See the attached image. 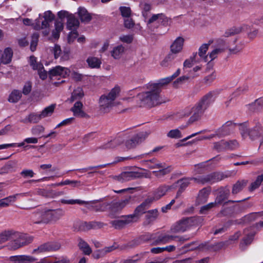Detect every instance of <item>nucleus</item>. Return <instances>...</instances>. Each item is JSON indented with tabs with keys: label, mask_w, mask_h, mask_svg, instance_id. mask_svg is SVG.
Returning <instances> with one entry per match:
<instances>
[{
	"label": "nucleus",
	"mask_w": 263,
	"mask_h": 263,
	"mask_svg": "<svg viewBox=\"0 0 263 263\" xmlns=\"http://www.w3.org/2000/svg\"><path fill=\"white\" fill-rule=\"evenodd\" d=\"M219 93V91L217 90L210 91L201 98L193 106L187 107L183 110L180 115L182 117L191 116L186 122V125H191L199 121Z\"/></svg>",
	"instance_id": "obj_1"
},
{
	"label": "nucleus",
	"mask_w": 263,
	"mask_h": 263,
	"mask_svg": "<svg viewBox=\"0 0 263 263\" xmlns=\"http://www.w3.org/2000/svg\"><path fill=\"white\" fill-rule=\"evenodd\" d=\"M65 214L62 209H50L47 208L38 209L31 215V220L35 224L55 223Z\"/></svg>",
	"instance_id": "obj_2"
},
{
	"label": "nucleus",
	"mask_w": 263,
	"mask_h": 263,
	"mask_svg": "<svg viewBox=\"0 0 263 263\" xmlns=\"http://www.w3.org/2000/svg\"><path fill=\"white\" fill-rule=\"evenodd\" d=\"M147 88L149 90L138 95L141 105L153 107L165 102L160 95L161 91L158 88H153L151 84H149Z\"/></svg>",
	"instance_id": "obj_3"
},
{
	"label": "nucleus",
	"mask_w": 263,
	"mask_h": 263,
	"mask_svg": "<svg viewBox=\"0 0 263 263\" xmlns=\"http://www.w3.org/2000/svg\"><path fill=\"white\" fill-rule=\"evenodd\" d=\"M120 91V87L115 86L107 94L102 95L99 102L100 110L104 112L109 111L116 105L115 101L119 97Z\"/></svg>",
	"instance_id": "obj_4"
},
{
	"label": "nucleus",
	"mask_w": 263,
	"mask_h": 263,
	"mask_svg": "<svg viewBox=\"0 0 263 263\" xmlns=\"http://www.w3.org/2000/svg\"><path fill=\"white\" fill-rule=\"evenodd\" d=\"M145 165L151 169H159L158 171L152 172L153 175L159 179H162L164 176L171 172L170 166H166L164 163L159 162L156 159H152L144 161Z\"/></svg>",
	"instance_id": "obj_5"
},
{
	"label": "nucleus",
	"mask_w": 263,
	"mask_h": 263,
	"mask_svg": "<svg viewBox=\"0 0 263 263\" xmlns=\"http://www.w3.org/2000/svg\"><path fill=\"white\" fill-rule=\"evenodd\" d=\"M15 235L21 242H23V246L30 243L33 240V237L26 234H22L13 230H5L0 233V245L6 242Z\"/></svg>",
	"instance_id": "obj_6"
},
{
	"label": "nucleus",
	"mask_w": 263,
	"mask_h": 263,
	"mask_svg": "<svg viewBox=\"0 0 263 263\" xmlns=\"http://www.w3.org/2000/svg\"><path fill=\"white\" fill-rule=\"evenodd\" d=\"M198 219L193 217L183 218L172 226L171 231L173 233L183 232L196 224Z\"/></svg>",
	"instance_id": "obj_7"
},
{
	"label": "nucleus",
	"mask_w": 263,
	"mask_h": 263,
	"mask_svg": "<svg viewBox=\"0 0 263 263\" xmlns=\"http://www.w3.org/2000/svg\"><path fill=\"white\" fill-rule=\"evenodd\" d=\"M239 130L243 138L245 139L249 136L252 140L257 139L259 136H261L263 133L262 128L259 123H257L250 130L248 129L246 123H242L239 125Z\"/></svg>",
	"instance_id": "obj_8"
},
{
	"label": "nucleus",
	"mask_w": 263,
	"mask_h": 263,
	"mask_svg": "<svg viewBox=\"0 0 263 263\" xmlns=\"http://www.w3.org/2000/svg\"><path fill=\"white\" fill-rule=\"evenodd\" d=\"M170 19L163 13L153 14L147 21V27L152 31L158 28L160 24L163 26L168 25Z\"/></svg>",
	"instance_id": "obj_9"
},
{
	"label": "nucleus",
	"mask_w": 263,
	"mask_h": 263,
	"mask_svg": "<svg viewBox=\"0 0 263 263\" xmlns=\"http://www.w3.org/2000/svg\"><path fill=\"white\" fill-rule=\"evenodd\" d=\"M224 178L223 174L219 172H213L210 174L198 176L197 177H193L194 181L202 184L205 183H213L223 179Z\"/></svg>",
	"instance_id": "obj_10"
},
{
	"label": "nucleus",
	"mask_w": 263,
	"mask_h": 263,
	"mask_svg": "<svg viewBox=\"0 0 263 263\" xmlns=\"http://www.w3.org/2000/svg\"><path fill=\"white\" fill-rule=\"evenodd\" d=\"M175 239H177V241L182 243L190 239L189 237L186 236H174L168 234H164L159 235L155 240L154 245H159L161 244H166L171 242Z\"/></svg>",
	"instance_id": "obj_11"
},
{
	"label": "nucleus",
	"mask_w": 263,
	"mask_h": 263,
	"mask_svg": "<svg viewBox=\"0 0 263 263\" xmlns=\"http://www.w3.org/2000/svg\"><path fill=\"white\" fill-rule=\"evenodd\" d=\"M154 201L153 198H147L144 201L136 208L133 214L129 215L133 221L138 220L139 217L143 213H146V210L149 208L150 204Z\"/></svg>",
	"instance_id": "obj_12"
},
{
	"label": "nucleus",
	"mask_w": 263,
	"mask_h": 263,
	"mask_svg": "<svg viewBox=\"0 0 263 263\" xmlns=\"http://www.w3.org/2000/svg\"><path fill=\"white\" fill-rule=\"evenodd\" d=\"M246 199L241 200H229L224 203V207L218 214L219 216H229L235 213H239L241 212L242 208L239 205H235L231 206H227L226 205L229 203L239 202L245 200Z\"/></svg>",
	"instance_id": "obj_13"
},
{
	"label": "nucleus",
	"mask_w": 263,
	"mask_h": 263,
	"mask_svg": "<svg viewBox=\"0 0 263 263\" xmlns=\"http://www.w3.org/2000/svg\"><path fill=\"white\" fill-rule=\"evenodd\" d=\"M149 134V132H144L136 135L125 142L126 147L129 149L135 147L143 142Z\"/></svg>",
	"instance_id": "obj_14"
},
{
	"label": "nucleus",
	"mask_w": 263,
	"mask_h": 263,
	"mask_svg": "<svg viewBox=\"0 0 263 263\" xmlns=\"http://www.w3.org/2000/svg\"><path fill=\"white\" fill-rule=\"evenodd\" d=\"M240 124L233 123L231 121H227L218 129L216 132V135L219 137L229 135L233 133L237 127L239 128Z\"/></svg>",
	"instance_id": "obj_15"
},
{
	"label": "nucleus",
	"mask_w": 263,
	"mask_h": 263,
	"mask_svg": "<svg viewBox=\"0 0 263 263\" xmlns=\"http://www.w3.org/2000/svg\"><path fill=\"white\" fill-rule=\"evenodd\" d=\"M130 200V197H128L118 201H113L109 203V210L113 213L120 212L129 203Z\"/></svg>",
	"instance_id": "obj_16"
},
{
	"label": "nucleus",
	"mask_w": 263,
	"mask_h": 263,
	"mask_svg": "<svg viewBox=\"0 0 263 263\" xmlns=\"http://www.w3.org/2000/svg\"><path fill=\"white\" fill-rule=\"evenodd\" d=\"M180 72L181 70L179 68L172 76L159 80L158 82L157 83H153L151 84L152 85L153 88H158L159 90L161 91L162 87L165 85H167L171 81H172L174 79H175L176 78H177L178 76H179V75L180 74Z\"/></svg>",
	"instance_id": "obj_17"
},
{
	"label": "nucleus",
	"mask_w": 263,
	"mask_h": 263,
	"mask_svg": "<svg viewBox=\"0 0 263 263\" xmlns=\"http://www.w3.org/2000/svg\"><path fill=\"white\" fill-rule=\"evenodd\" d=\"M61 247L59 243L56 242H48L39 246L37 249H34L33 252H45L49 251H54L59 250Z\"/></svg>",
	"instance_id": "obj_18"
},
{
	"label": "nucleus",
	"mask_w": 263,
	"mask_h": 263,
	"mask_svg": "<svg viewBox=\"0 0 263 263\" xmlns=\"http://www.w3.org/2000/svg\"><path fill=\"white\" fill-rule=\"evenodd\" d=\"M124 138L122 136H117L110 141L101 145L99 148L100 149H113L121 144L124 141Z\"/></svg>",
	"instance_id": "obj_19"
},
{
	"label": "nucleus",
	"mask_w": 263,
	"mask_h": 263,
	"mask_svg": "<svg viewBox=\"0 0 263 263\" xmlns=\"http://www.w3.org/2000/svg\"><path fill=\"white\" fill-rule=\"evenodd\" d=\"M144 176L143 173L137 172H125L122 173L118 177L119 180L124 182L128 181L136 178H141Z\"/></svg>",
	"instance_id": "obj_20"
},
{
	"label": "nucleus",
	"mask_w": 263,
	"mask_h": 263,
	"mask_svg": "<svg viewBox=\"0 0 263 263\" xmlns=\"http://www.w3.org/2000/svg\"><path fill=\"white\" fill-rule=\"evenodd\" d=\"M69 72L70 70L69 69L60 66H57L49 71V76L50 79L55 76L66 77L69 74Z\"/></svg>",
	"instance_id": "obj_21"
},
{
	"label": "nucleus",
	"mask_w": 263,
	"mask_h": 263,
	"mask_svg": "<svg viewBox=\"0 0 263 263\" xmlns=\"http://www.w3.org/2000/svg\"><path fill=\"white\" fill-rule=\"evenodd\" d=\"M248 29V25L246 24H243L238 26H234L227 30L223 34V36L228 37L230 36L240 33L243 31H247Z\"/></svg>",
	"instance_id": "obj_22"
},
{
	"label": "nucleus",
	"mask_w": 263,
	"mask_h": 263,
	"mask_svg": "<svg viewBox=\"0 0 263 263\" xmlns=\"http://www.w3.org/2000/svg\"><path fill=\"white\" fill-rule=\"evenodd\" d=\"M36 259L29 255H16L12 256L10 257V260L13 263H27L35 261Z\"/></svg>",
	"instance_id": "obj_23"
},
{
	"label": "nucleus",
	"mask_w": 263,
	"mask_h": 263,
	"mask_svg": "<svg viewBox=\"0 0 263 263\" xmlns=\"http://www.w3.org/2000/svg\"><path fill=\"white\" fill-rule=\"evenodd\" d=\"M210 190L207 188H203L199 191L196 199V204L199 205L206 202L208 199Z\"/></svg>",
	"instance_id": "obj_24"
},
{
	"label": "nucleus",
	"mask_w": 263,
	"mask_h": 263,
	"mask_svg": "<svg viewBox=\"0 0 263 263\" xmlns=\"http://www.w3.org/2000/svg\"><path fill=\"white\" fill-rule=\"evenodd\" d=\"M27 195V193L16 194L12 196H9L0 200V208L6 207L12 202H14L17 197H24Z\"/></svg>",
	"instance_id": "obj_25"
},
{
	"label": "nucleus",
	"mask_w": 263,
	"mask_h": 263,
	"mask_svg": "<svg viewBox=\"0 0 263 263\" xmlns=\"http://www.w3.org/2000/svg\"><path fill=\"white\" fill-rule=\"evenodd\" d=\"M17 165V161L12 160L8 161L0 170V174H8L15 171Z\"/></svg>",
	"instance_id": "obj_26"
},
{
	"label": "nucleus",
	"mask_w": 263,
	"mask_h": 263,
	"mask_svg": "<svg viewBox=\"0 0 263 263\" xmlns=\"http://www.w3.org/2000/svg\"><path fill=\"white\" fill-rule=\"evenodd\" d=\"M229 195L230 191L228 189L227 187L220 189L215 201L218 205L220 204L229 198Z\"/></svg>",
	"instance_id": "obj_27"
},
{
	"label": "nucleus",
	"mask_w": 263,
	"mask_h": 263,
	"mask_svg": "<svg viewBox=\"0 0 263 263\" xmlns=\"http://www.w3.org/2000/svg\"><path fill=\"white\" fill-rule=\"evenodd\" d=\"M183 43L184 39L181 37H178L171 46V52L176 55V53L180 52L182 49Z\"/></svg>",
	"instance_id": "obj_28"
},
{
	"label": "nucleus",
	"mask_w": 263,
	"mask_h": 263,
	"mask_svg": "<svg viewBox=\"0 0 263 263\" xmlns=\"http://www.w3.org/2000/svg\"><path fill=\"white\" fill-rule=\"evenodd\" d=\"M13 56V51L11 48H6L0 56V64L1 63L6 64L11 61Z\"/></svg>",
	"instance_id": "obj_29"
},
{
	"label": "nucleus",
	"mask_w": 263,
	"mask_h": 263,
	"mask_svg": "<svg viewBox=\"0 0 263 263\" xmlns=\"http://www.w3.org/2000/svg\"><path fill=\"white\" fill-rule=\"evenodd\" d=\"M79 26V21L73 14L68 16L67 28L70 30H76Z\"/></svg>",
	"instance_id": "obj_30"
},
{
	"label": "nucleus",
	"mask_w": 263,
	"mask_h": 263,
	"mask_svg": "<svg viewBox=\"0 0 263 263\" xmlns=\"http://www.w3.org/2000/svg\"><path fill=\"white\" fill-rule=\"evenodd\" d=\"M125 51V47L119 45L114 47L110 51L111 57L116 60L120 59Z\"/></svg>",
	"instance_id": "obj_31"
},
{
	"label": "nucleus",
	"mask_w": 263,
	"mask_h": 263,
	"mask_svg": "<svg viewBox=\"0 0 263 263\" xmlns=\"http://www.w3.org/2000/svg\"><path fill=\"white\" fill-rule=\"evenodd\" d=\"M132 222H133L132 219L128 215L124 217L123 219L112 221L111 223L116 229H120Z\"/></svg>",
	"instance_id": "obj_32"
},
{
	"label": "nucleus",
	"mask_w": 263,
	"mask_h": 263,
	"mask_svg": "<svg viewBox=\"0 0 263 263\" xmlns=\"http://www.w3.org/2000/svg\"><path fill=\"white\" fill-rule=\"evenodd\" d=\"M42 118L40 114L32 113L26 117L24 119L21 120V122L24 123L39 122Z\"/></svg>",
	"instance_id": "obj_33"
},
{
	"label": "nucleus",
	"mask_w": 263,
	"mask_h": 263,
	"mask_svg": "<svg viewBox=\"0 0 263 263\" xmlns=\"http://www.w3.org/2000/svg\"><path fill=\"white\" fill-rule=\"evenodd\" d=\"M78 14L82 22L87 23L91 20V16L85 8L79 7Z\"/></svg>",
	"instance_id": "obj_34"
},
{
	"label": "nucleus",
	"mask_w": 263,
	"mask_h": 263,
	"mask_svg": "<svg viewBox=\"0 0 263 263\" xmlns=\"http://www.w3.org/2000/svg\"><path fill=\"white\" fill-rule=\"evenodd\" d=\"M83 104L80 101H77L74 103L73 107L71 108V111L76 117H83L85 113L82 110Z\"/></svg>",
	"instance_id": "obj_35"
},
{
	"label": "nucleus",
	"mask_w": 263,
	"mask_h": 263,
	"mask_svg": "<svg viewBox=\"0 0 263 263\" xmlns=\"http://www.w3.org/2000/svg\"><path fill=\"white\" fill-rule=\"evenodd\" d=\"M247 181L245 180H239L235 183L232 187V194L233 195H236L240 192L242 189L247 185Z\"/></svg>",
	"instance_id": "obj_36"
},
{
	"label": "nucleus",
	"mask_w": 263,
	"mask_h": 263,
	"mask_svg": "<svg viewBox=\"0 0 263 263\" xmlns=\"http://www.w3.org/2000/svg\"><path fill=\"white\" fill-rule=\"evenodd\" d=\"M11 239H13V240L8 243L7 247L9 249L15 250L23 246V242H21L19 239L17 238L15 235H13Z\"/></svg>",
	"instance_id": "obj_37"
},
{
	"label": "nucleus",
	"mask_w": 263,
	"mask_h": 263,
	"mask_svg": "<svg viewBox=\"0 0 263 263\" xmlns=\"http://www.w3.org/2000/svg\"><path fill=\"white\" fill-rule=\"evenodd\" d=\"M158 216V211L157 209L149 210L146 213L145 219L147 223H150L155 221Z\"/></svg>",
	"instance_id": "obj_38"
},
{
	"label": "nucleus",
	"mask_w": 263,
	"mask_h": 263,
	"mask_svg": "<svg viewBox=\"0 0 263 263\" xmlns=\"http://www.w3.org/2000/svg\"><path fill=\"white\" fill-rule=\"evenodd\" d=\"M40 17L41 14L39 15V18L35 20V23L34 25V28L36 30H40L42 29L48 28L49 26V23L51 22L44 18V21H42L41 23V21L40 20Z\"/></svg>",
	"instance_id": "obj_39"
},
{
	"label": "nucleus",
	"mask_w": 263,
	"mask_h": 263,
	"mask_svg": "<svg viewBox=\"0 0 263 263\" xmlns=\"http://www.w3.org/2000/svg\"><path fill=\"white\" fill-rule=\"evenodd\" d=\"M167 191V185L160 186L155 191L154 197H149V198H153L154 200H158L164 196Z\"/></svg>",
	"instance_id": "obj_40"
},
{
	"label": "nucleus",
	"mask_w": 263,
	"mask_h": 263,
	"mask_svg": "<svg viewBox=\"0 0 263 263\" xmlns=\"http://www.w3.org/2000/svg\"><path fill=\"white\" fill-rule=\"evenodd\" d=\"M78 246L85 255H89L92 252V250L88 244L82 239H79Z\"/></svg>",
	"instance_id": "obj_41"
},
{
	"label": "nucleus",
	"mask_w": 263,
	"mask_h": 263,
	"mask_svg": "<svg viewBox=\"0 0 263 263\" xmlns=\"http://www.w3.org/2000/svg\"><path fill=\"white\" fill-rule=\"evenodd\" d=\"M83 96L84 92L82 89L80 87H78L73 91L70 99V102H72L74 101H79Z\"/></svg>",
	"instance_id": "obj_42"
},
{
	"label": "nucleus",
	"mask_w": 263,
	"mask_h": 263,
	"mask_svg": "<svg viewBox=\"0 0 263 263\" xmlns=\"http://www.w3.org/2000/svg\"><path fill=\"white\" fill-rule=\"evenodd\" d=\"M139 7L142 10L143 16L146 20L147 18L149 11L152 9V5L145 2H141L139 4Z\"/></svg>",
	"instance_id": "obj_43"
},
{
	"label": "nucleus",
	"mask_w": 263,
	"mask_h": 263,
	"mask_svg": "<svg viewBox=\"0 0 263 263\" xmlns=\"http://www.w3.org/2000/svg\"><path fill=\"white\" fill-rule=\"evenodd\" d=\"M176 54L172 52H170L161 62V65L164 67H168L171 65L173 61L176 58Z\"/></svg>",
	"instance_id": "obj_44"
},
{
	"label": "nucleus",
	"mask_w": 263,
	"mask_h": 263,
	"mask_svg": "<svg viewBox=\"0 0 263 263\" xmlns=\"http://www.w3.org/2000/svg\"><path fill=\"white\" fill-rule=\"evenodd\" d=\"M89 66L92 68H98L100 67L101 62L96 57H89L87 59Z\"/></svg>",
	"instance_id": "obj_45"
},
{
	"label": "nucleus",
	"mask_w": 263,
	"mask_h": 263,
	"mask_svg": "<svg viewBox=\"0 0 263 263\" xmlns=\"http://www.w3.org/2000/svg\"><path fill=\"white\" fill-rule=\"evenodd\" d=\"M262 181H263V175H258L257 177L256 180L254 182L251 183V184H250V185L249 187V190L250 192H252V191H254L255 190L258 189L259 187V186L260 185Z\"/></svg>",
	"instance_id": "obj_46"
},
{
	"label": "nucleus",
	"mask_w": 263,
	"mask_h": 263,
	"mask_svg": "<svg viewBox=\"0 0 263 263\" xmlns=\"http://www.w3.org/2000/svg\"><path fill=\"white\" fill-rule=\"evenodd\" d=\"M209 45L208 44H204L199 49L198 54L201 58L203 59L205 62L208 61V55H205V54L208 49Z\"/></svg>",
	"instance_id": "obj_47"
},
{
	"label": "nucleus",
	"mask_w": 263,
	"mask_h": 263,
	"mask_svg": "<svg viewBox=\"0 0 263 263\" xmlns=\"http://www.w3.org/2000/svg\"><path fill=\"white\" fill-rule=\"evenodd\" d=\"M226 141L223 140L219 142H214L213 143V149L218 152L226 151Z\"/></svg>",
	"instance_id": "obj_48"
},
{
	"label": "nucleus",
	"mask_w": 263,
	"mask_h": 263,
	"mask_svg": "<svg viewBox=\"0 0 263 263\" xmlns=\"http://www.w3.org/2000/svg\"><path fill=\"white\" fill-rule=\"evenodd\" d=\"M21 92L17 90H14L10 95L8 101L11 103H16L21 99Z\"/></svg>",
	"instance_id": "obj_49"
},
{
	"label": "nucleus",
	"mask_w": 263,
	"mask_h": 263,
	"mask_svg": "<svg viewBox=\"0 0 263 263\" xmlns=\"http://www.w3.org/2000/svg\"><path fill=\"white\" fill-rule=\"evenodd\" d=\"M254 235V233H251L248 234L246 237H245L243 238L242 242L240 243V248L242 249H244L245 248L246 246L251 244L253 239Z\"/></svg>",
	"instance_id": "obj_50"
},
{
	"label": "nucleus",
	"mask_w": 263,
	"mask_h": 263,
	"mask_svg": "<svg viewBox=\"0 0 263 263\" xmlns=\"http://www.w3.org/2000/svg\"><path fill=\"white\" fill-rule=\"evenodd\" d=\"M45 131V127L41 125H37L32 127L31 129V133L33 135L40 136L42 137V134Z\"/></svg>",
	"instance_id": "obj_51"
},
{
	"label": "nucleus",
	"mask_w": 263,
	"mask_h": 263,
	"mask_svg": "<svg viewBox=\"0 0 263 263\" xmlns=\"http://www.w3.org/2000/svg\"><path fill=\"white\" fill-rule=\"evenodd\" d=\"M218 205L214 201V202H210L206 205L202 206L200 208V213L201 214H206L211 209L216 208Z\"/></svg>",
	"instance_id": "obj_52"
},
{
	"label": "nucleus",
	"mask_w": 263,
	"mask_h": 263,
	"mask_svg": "<svg viewBox=\"0 0 263 263\" xmlns=\"http://www.w3.org/2000/svg\"><path fill=\"white\" fill-rule=\"evenodd\" d=\"M109 203L105 202L103 203H100L97 205H92V209L96 212H103L108 209L109 210Z\"/></svg>",
	"instance_id": "obj_53"
},
{
	"label": "nucleus",
	"mask_w": 263,
	"mask_h": 263,
	"mask_svg": "<svg viewBox=\"0 0 263 263\" xmlns=\"http://www.w3.org/2000/svg\"><path fill=\"white\" fill-rule=\"evenodd\" d=\"M55 106V105L51 104V105L44 108V109L40 113L42 119L51 116L54 110Z\"/></svg>",
	"instance_id": "obj_54"
},
{
	"label": "nucleus",
	"mask_w": 263,
	"mask_h": 263,
	"mask_svg": "<svg viewBox=\"0 0 263 263\" xmlns=\"http://www.w3.org/2000/svg\"><path fill=\"white\" fill-rule=\"evenodd\" d=\"M61 202L62 204H78L80 205L86 204L87 202L86 201L80 200V199H61Z\"/></svg>",
	"instance_id": "obj_55"
},
{
	"label": "nucleus",
	"mask_w": 263,
	"mask_h": 263,
	"mask_svg": "<svg viewBox=\"0 0 263 263\" xmlns=\"http://www.w3.org/2000/svg\"><path fill=\"white\" fill-rule=\"evenodd\" d=\"M191 180H194L193 178H184L178 180L177 183L179 185V189L183 191L189 185Z\"/></svg>",
	"instance_id": "obj_56"
},
{
	"label": "nucleus",
	"mask_w": 263,
	"mask_h": 263,
	"mask_svg": "<svg viewBox=\"0 0 263 263\" xmlns=\"http://www.w3.org/2000/svg\"><path fill=\"white\" fill-rule=\"evenodd\" d=\"M84 224L87 229L101 228L104 226L103 223L95 221L88 223L85 222Z\"/></svg>",
	"instance_id": "obj_57"
},
{
	"label": "nucleus",
	"mask_w": 263,
	"mask_h": 263,
	"mask_svg": "<svg viewBox=\"0 0 263 263\" xmlns=\"http://www.w3.org/2000/svg\"><path fill=\"white\" fill-rule=\"evenodd\" d=\"M29 63L32 68L34 70H40L43 68V64L41 63H37L36 58L34 56H31L30 57Z\"/></svg>",
	"instance_id": "obj_58"
},
{
	"label": "nucleus",
	"mask_w": 263,
	"mask_h": 263,
	"mask_svg": "<svg viewBox=\"0 0 263 263\" xmlns=\"http://www.w3.org/2000/svg\"><path fill=\"white\" fill-rule=\"evenodd\" d=\"M39 35L37 33H33L31 36V41L30 43V50L34 51L36 50L39 41Z\"/></svg>",
	"instance_id": "obj_59"
},
{
	"label": "nucleus",
	"mask_w": 263,
	"mask_h": 263,
	"mask_svg": "<svg viewBox=\"0 0 263 263\" xmlns=\"http://www.w3.org/2000/svg\"><path fill=\"white\" fill-rule=\"evenodd\" d=\"M261 212H254L248 214L244 216L243 221L245 222H251L255 220L258 216H261Z\"/></svg>",
	"instance_id": "obj_60"
},
{
	"label": "nucleus",
	"mask_w": 263,
	"mask_h": 263,
	"mask_svg": "<svg viewBox=\"0 0 263 263\" xmlns=\"http://www.w3.org/2000/svg\"><path fill=\"white\" fill-rule=\"evenodd\" d=\"M189 77L186 76H181L174 81L173 85L175 88H178L180 85L188 81Z\"/></svg>",
	"instance_id": "obj_61"
},
{
	"label": "nucleus",
	"mask_w": 263,
	"mask_h": 263,
	"mask_svg": "<svg viewBox=\"0 0 263 263\" xmlns=\"http://www.w3.org/2000/svg\"><path fill=\"white\" fill-rule=\"evenodd\" d=\"M71 184L73 186H76L77 185H80L81 184L80 181L77 180H66L64 181H62L61 182L56 183L54 184L55 186H62L65 185Z\"/></svg>",
	"instance_id": "obj_62"
},
{
	"label": "nucleus",
	"mask_w": 263,
	"mask_h": 263,
	"mask_svg": "<svg viewBox=\"0 0 263 263\" xmlns=\"http://www.w3.org/2000/svg\"><path fill=\"white\" fill-rule=\"evenodd\" d=\"M224 51V48H217L213 50L210 54L209 57L211 61L214 60L217 58V55Z\"/></svg>",
	"instance_id": "obj_63"
},
{
	"label": "nucleus",
	"mask_w": 263,
	"mask_h": 263,
	"mask_svg": "<svg viewBox=\"0 0 263 263\" xmlns=\"http://www.w3.org/2000/svg\"><path fill=\"white\" fill-rule=\"evenodd\" d=\"M121 15L125 18L129 17L131 14V10L129 7H120L119 8Z\"/></svg>",
	"instance_id": "obj_64"
}]
</instances>
